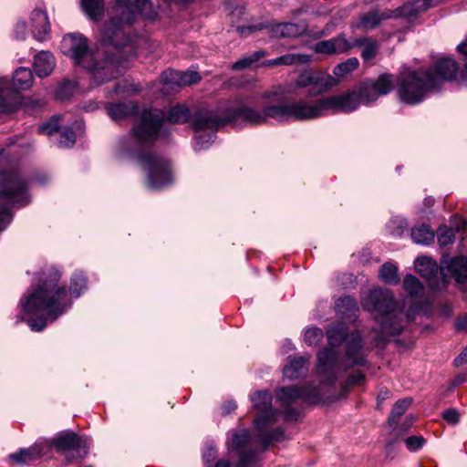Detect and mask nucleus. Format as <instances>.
Segmentation results:
<instances>
[{
    "label": "nucleus",
    "instance_id": "f257e3e1",
    "mask_svg": "<svg viewBox=\"0 0 467 467\" xmlns=\"http://www.w3.org/2000/svg\"><path fill=\"white\" fill-rule=\"evenodd\" d=\"M149 5V0H116L112 17L102 31L101 47L93 50L86 36L80 33H70L62 38V53L71 58L74 65L91 73L94 85L117 78L122 72V61L109 48L119 53L120 47L129 44L124 26L131 25Z\"/></svg>",
    "mask_w": 467,
    "mask_h": 467
},
{
    "label": "nucleus",
    "instance_id": "f03ea898",
    "mask_svg": "<svg viewBox=\"0 0 467 467\" xmlns=\"http://www.w3.org/2000/svg\"><path fill=\"white\" fill-rule=\"evenodd\" d=\"M190 117L189 109L181 104L171 108L167 114L158 109H144L140 122L128 136L119 140V156L138 161L141 169L147 172L150 190H161L168 186L172 177L170 163L156 155L145 153L146 145L154 140L166 138L165 120L171 124H182L187 122Z\"/></svg>",
    "mask_w": 467,
    "mask_h": 467
},
{
    "label": "nucleus",
    "instance_id": "7ed1b4c3",
    "mask_svg": "<svg viewBox=\"0 0 467 467\" xmlns=\"http://www.w3.org/2000/svg\"><path fill=\"white\" fill-rule=\"evenodd\" d=\"M59 280V272L50 268L41 274L37 288L21 299L31 330L42 331L47 323L54 322L70 307L72 302Z\"/></svg>",
    "mask_w": 467,
    "mask_h": 467
},
{
    "label": "nucleus",
    "instance_id": "20e7f679",
    "mask_svg": "<svg viewBox=\"0 0 467 467\" xmlns=\"http://www.w3.org/2000/svg\"><path fill=\"white\" fill-rule=\"evenodd\" d=\"M361 305L365 310L376 315L382 340L400 334L417 312V307L410 306L405 313L401 304L394 298L391 291L386 288L370 290L362 297Z\"/></svg>",
    "mask_w": 467,
    "mask_h": 467
},
{
    "label": "nucleus",
    "instance_id": "39448f33",
    "mask_svg": "<svg viewBox=\"0 0 467 467\" xmlns=\"http://www.w3.org/2000/svg\"><path fill=\"white\" fill-rule=\"evenodd\" d=\"M230 122H244L251 126L264 124V109L242 103L236 107H227L223 112L202 114L196 119L195 125L197 128L214 129Z\"/></svg>",
    "mask_w": 467,
    "mask_h": 467
},
{
    "label": "nucleus",
    "instance_id": "423d86ee",
    "mask_svg": "<svg viewBox=\"0 0 467 467\" xmlns=\"http://www.w3.org/2000/svg\"><path fill=\"white\" fill-rule=\"evenodd\" d=\"M28 202L26 186L21 176L15 172L5 174L0 189V231L11 222V208Z\"/></svg>",
    "mask_w": 467,
    "mask_h": 467
},
{
    "label": "nucleus",
    "instance_id": "0eeeda50",
    "mask_svg": "<svg viewBox=\"0 0 467 467\" xmlns=\"http://www.w3.org/2000/svg\"><path fill=\"white\" fill-rule=\"evenodd\" d=\"M427 76L423 68L402 74L398 87L399 99L408 105H416L430 92L437 90Z\"/></svg>",
    "mask_w": 467,
    "mask_h": 467
},
{
    "label": "nucleus",
    "instance_id": "6e6552de",
    "mask_svg": "<svg viewBox=\"0 0 467 467\" xmlns=\"http://www.w3.org/2000/svg\"><path fill=\"white\" fill-rule=\"evenodd\" d=\"M277 400L284 408V416L286 420H296L298 412L296 410L290 408V405L297 400L304 402L317 404L321 401L319 390L315 387L293 385L289 387L280 388L276 391Z\"/></svg>",
    "mask_w": 467,
    "mask_h": 467
},
{
    "label": "nucleus",
    "instance_id": "1a4fd4ad",
    "mask_svg": "<svg viewBox=\"0 0 467 467\" xmlns=\"http://www.w3.org/2000/svg\"><path fill=\"white\" fill-rule=\"evenodd\" d=\"M231 451L239 453L237 464H232L226 460L218 461L214 467H255L258 462V454L251 450V437L247 430L234 431L227 441Z\"/></svg>",
    "mask_w": 467,
    "mask_h": 467
},
{
    "label": "nucleus",
    "instance_id": "9d476101",
    "mask_svg": "<svg viewBox=\"0 0 467 467\" xmlns=\"http://www.w3.org/2000/svg\"><path fill=\"white\" fill-rule=\"evenodd\" d=\"M393 88V76L382 74L376 80L364 81L357 88L361 103L368 105L376 101L379 97L389 94Z\"/></svg>",
    "mask_w": 467,
    "mask_h": 467
},
{
    "label": "nucleus",
    "instance_id": "9b49d317",
    "mask_svg": "<svg viewBox=\"0 0 467 467\" xmlns=\"http://www.w3.org/2000/svg\"><path fill=\"white\" fill-rule=\"evenodd\" d=\"M341 370L337 351L324 348L317 357V372L321 378V384H332Z\"/></svg>",
    "mask_w": 467,
    "mask_h": 467
},
{
    "label": "nucleus",
    "instance_id": "f8f14e48",
    "mask_svg": "<svg viewBox=\"0 0 467 467\" xmlns=\"http://www.w3.org/2000/svg\"><path fill=\"white\" fill-rule=\"evenodd\" d=\"M335 84L336 80L331 76L310 71L300 74L295 83L298 88H308L307 94L310 97L325 92Z\"/></svg>",
    "mask_w": 467,
    "mask_h": 467
},
{
    "label": "nucleus",
    "instance_id": "ddd939ff",
    "mask_svg": "<svg viewBox=\"0 0 467 467\" xmlns=\"http://www.w3.org/2000/svg\"><path fill=\"white\" fill-rule=\"evenodd\" d=\"M53 444L58 451L70 454V458H83L88 454V440L73 432L56 437Z\"/></svg>",
    "mask_w": 467,
    "mask_h": 467
},
{
    "label": "nucleus",
    "instance_id": "4468645a",
    "mask_svg": "<svg viewBox=\"0 0 467 467\" xmlns=\"http://www.w3.org/2000/svg\"><path fill=\"white\" fill-rule=\"evenodd\" d=\"M251 401L257 410V417L254 420L256 430H262L265 425L272 422L277 416V411L272 409V395L267 390H258L251 396Z\"/></svg>",
    "mask_w": 467,
    "mask_h": 467
},
{
    "label": "nucleus",
    "instance_id": "2eb2a0df",
    "mask_svg": "<svg viewBox=\"0 0 467 467\" xmlns=\"http://www.w3.org/2000/svg\"><path fill=\"white\" fill-rule=\"evenodd\" d=\"M436 89H439L446 81H452L456 78L459 67L455 60L450 57H441L436 61L433 67L423 69Z\"/></svg>",
    "mask_w": 467,
    "mask_h": 467
},
{
    "label": "nucleus",
    "instance_id": "dca6fc26",
    "mask_svg": "<svg viewBox=\"0 0 467 467\" xmlns=\"http://www.w3.org/2000/svg\"><path fill=\"white\" fill-rule=\"evenodd\" d=\"M290 119L309 120L327 115L324 99L315 102L294 101L289 103Z\"/></svg>",
    "mask_w": 467,
    "mask_h": 467
},
{
    "label": "nucleus",
    "instance_id": "f3484780",
    "mask_svg": "<svg viewBox=\"0 0 467 467\" xmlns=\"http://www.w3.org/2000/svg\"><path fill=\"white\" fill-rule=\"evenodd\" d=\"M324 102L327 114L352 112L362 104L357 88L341 95L325 98Z\"/></svg>",
    "mask_w": 467,
    "mask_h": 467
},
{
    "label": "nucleus",
    "instance_id": "a211bd4d",
    "mask_svg": "<svg viewBox=\"0 0 467 467\" xmlns=\"http://www.w3.org/2000/svg\"><path fill=\"white\" fill-rule=\"evenodd\" d=\"M440 271L443 283L447 282L448 277L455 278L458 283H464L467 281V258L462 255L456 257L442 256Z\"/></svg>",
    "mask_w": 467,
    "mask_h": 467
},
{
    "label": "nucleus",
    "instance_id": "6ab92c4d",
    "mask_svg": "<svg viewBox=\"0 0 467 467\" xmlns=\"http://www.w3.org/2000/svg\"><path fill=\"white\" fill-rule=\"evenodd\" d=\"M0 78H6L7 79V88L2 93V95L5 97L7 92H14L16 93L19 98V103L16 107V109L12 111L15 112L19 106L22 103V99L20 94L17 92L18 90H26L32 87L34 77L33 73L28 67H18L14 73L12 77L13 80V88L10 87V81L7 77H0Z\"/></svg>",
    "mask_w": 467,
    "mask_h": 467
},
{
    "label": "nucleus",
    "instance_id": "aec40b11",
    "mask_svg": "<svg viewBox=\"0 0 467 467\" xmlns=\"http://www.w3.org/2000/svg\"><path fill=\"white\" fill-rule=\"evenodd\" d=\"M29 24L32 35L36 40L43 41L49 35L51 26L45 8L33 9L29 15Z\"/></svg>",
    "mask_w": 467,
    "mask_h": 467
},
{
    "label": "nucleus",
    "instance_id": "412c9836",
    "mask_svg": "<svg viewBox=\"0 0 467 467\" xmlns=\"http://www.w3.org/2000/svg\"><path fill=\"white\" fill-rule=\"evenodd\" d=\"M351 49L350 41L345 35H339L337 37L317 42L314 46V50L318 54L334 55L346 53Z\"/></svg>",
    "mask_w": 467,
    "mask_h": 467
},
{
    "label": "nucleus",
    "instance_id": "4be33fe9",
    "mask_svg": "<svg viewBox=\"0 0 467 467\" xmlns=\"http://www.w3.org/2000/svg\"><path fill=\"white\" fill-rule=\"evenodd\" d=\"M415 268L421 276L429 281V285L433 288H438L439 284L435 281L438 275L437 263L431 257L421 256L415 260Z\"/></svg>",
    "mask_w": 467,
    "mask_h": 467
},
{
    "label": "nucleus",
    "instance_id": "5701e85b",
    "mask_svg": "<svg viewBox=\"0 0 467 467\" xmlns=\"http://www.w3.org/2000/svg\"><path fill=\"white\" fill-rule=\"evenodd\" d=\"M206 113H215L214 111H201L196 114L193 119V128L196 132H200L195 136V150H202L207 149L214 140L215 135L214 131L219 128L209 129V128H197L195 125L196 119L202 114Z\"/></svg>",
    "mask_w": 467,
    "mask_h": 467
},
{
    "label": "nucleus",
    "instance_id": "b1692460",
    "mask_svg": "<svg viewBox=\"0 0 467 467\" xmlns=\"http://www.w3.org/2000/svg\"><path fill=\"white\" fill-rule=\"evenodd\" d=\"M107 112L111 119L121 120L133 116L138 111V105L133 101L108 104Z\"/></svg>",
    "mask_w": 467,
    "mask_h": 467
},
{
    "label": "nucleus",
    "instance_id": "393cba45",
    "mask_svg": "<svg viewBox=\"0 0 467 467\" xmlns=\"http://www.w3.org/2000/svg\"><path fill=\"white\" fill-rule=\"evenodd\" d=\"M390 13H384L380 12L379 10H375L372 12H369L366 15H363L359 21L353 23L351 25L352 28H359L363 31H369L371 29L376 28L378 26L380 25V23L390 17Z\"/></svg>",
    "mask_w": 467,
    "mask_h": 467
},
{
    "label": "nucleus",
    "instance_id": "a878e982",
    "mask_svg": "<svg viewBox=\"0 0 467 467\" xmlns=\"http://www.w3.org/2000/svg\"><path fill=\"white\" fill-rule=\"evenodd\" d=\"M56 66L54 56L48 51L39 52L34 59V69L39 78H45L52 73Z\"/></svg>",
    "mask_w": 467,
    "mask_h": 467
},
{
    "label": "nucleus",
    "instance_id": "bb28decb",
    "mask_svg": "<svg viewBox=\"0 0 467 467\" xmlns=\"http://www.w3.org/2000/svg\"><path fill=\"white\" fill-rule=\"evenodd\" d=\"M361 337L358 333H352L350 338L347 342L346 358L348 366L360 365L364 362V358L360 353Z\"/></svg>",
    "mask_w": 467,
    "mask_h": 467
},
{
    "label": "nucleus",
    "instance_id": "cd10ccee",
    "mask_svg": "<svg viewBox=\"0 0 467 467\" xmlns=\"http://www.w3.org/2000/svg\"><path fill=\"white\" fill-rule=\"evenodd\" d=\"M308 358L305 357L291 359L283 369L284 376L289 379H296L305 375L308 369Z\"/></svg>",
    "mask_w": 467,
    "mask_h": 467
},
{
    "label": "nucleus",
    "instance_id": "c85d7f7f",
    "mask_svg": "<svg viewBox=\"0 0 467 467\" xmlns=\"http://www.w3.org/2000/svg\"><path fill=\"white\" fill-rule=\"evenodd\" d=\"M311 60V57L305 54H285L274 59L266 60L263 63L265 67L292 66L296 64H306Z\"/></svg>",
    "mask_w": 467,
    "mask_h": 467
},
{
    "label": "nucleus",
    "instance_id": "c756f323",
    "mask_svg": "<svg viewBox=\"0 0 467 467\" xmlns=\"http://www.w3.org/2000/svg\"><path fill=\"white\" fill-rule=\"evenodd\" d=\"M7 88V79L0 78V113L9 114L19 103L18 96L14 92H7L4 97L2 93Z\"/></svg>",
    "mask_w": 467,
    "mask_h": 467
},
{
    "label": "nucleus",
    "instance_id": "7c9ffc66",
    "mask_svg": "<svg viewBox=\"0 0 467 467\" xmlns=\"http://www.w3.org/2000/svg\"><path fill=\"white\" fill-rule=\"evenodd\" d=\"M435 0H412L401 6L400 15L414 17L434 5Z\"/></svg>",
    "mask_w": 467,
    "mask_h": 467
},
{
    "label": "nucleus",
    "instance_id": "2f4dec72",
    "mask_svg": "<svg viewBox=\"0 0 467 467\" xmlns=\"http://www.w3.org/2000/svg\"><path fill=\"white\" fill-rule=\"evenodd\" d=\"M461 225L456 228L448 227L446 225L441 226L437 230L438 243L441 247H447L451 245L455 241V234L465 226L466 222L462 218H459Z\"/></svg>",
    "mask_w": 467,
    "mask_h": 467
},
{
    "label": "nucleus",
    "instance_id": "473e14b6",
    "mask_svg": "<svg viewBox=\"0 0 467 467\" xmlns=\"http://www.w3.org/2000/svg\"><path fill=\"white\" fill-rule=\"evenodd\" d=\"M265 123L271 118L278 121L290 119L289 103L263 107Z\"/></svg>",
    "mask_w": 467,
    "mask_h": 467
},
{
    "label": "nucleus",
    "instance_id": "72a5a7b5",
    "mask_svg": "<svg viewBox=\"0 0 467 467\" xmlns=\"http://www.w3.org/2000/svg\"><path fill=\"white\" fill-rule=\"evenodd\" d=\"M350 45L351 48L355 47H363L361 57L364 61L372 59L379 50L378 43L368 37L354 39L353 41H350Z\"/></svg>",
    "mask_w": 467,
    "mask_h": 467
},
{
    "label": "nucleus",
    "instance_id": "f704fd0d",
    "mask_svg": "<svg viewBox=\"0 0 467 467\" xmlns=\"http://www.w3.org/2000/svg\"><path fill=\"white\" fill-rule=\"evenodd\" d=\"M273 33L276 36L281 37H296L302 35L306 31V27L303 25L294 23H283L275 26L272 29Z\"/></svg>",
    "mask_w": 467,
    "mask_h": 467
},
{
    "label": "nucleus",
    "instance_id": "c9c22d12",
    "mask_svg": "<svg viewBox=\"0 0 467 467\" xmlns=\"http://www.w3.org/2000/svg\"><path fill=\"white\" fill-rule=\"evenodd\" d=\"M379 278L387 285H398L400 280L398 266L390 262L383 264L379 271Z\"/></svg>",
    "mask_w": 467,
    "mask_h": 467
},
{
    "label": "nucleus",
    "instance_id": "e433bc0d",
    "mask_svg": "<svg viewBox=\"0 0 467 467\" xmlns=\"http://www.w3.org/2000/svg\"><path fill=\"white\" fill-rule=\"evenodd\" d=\"M160 83L161 85V90L164 95L176 92L181 88L176 70L164 71L160 78Z\"/></svg>",
    "mask_w": 467,
    "mask_h": 467
},
{
    "label": "nucleus",
    "instance_id": "4c0bfd02",
    "mask_svg": "<svg viewBox=\"0 0 467 467\" xmlns=\"http://www.w3.org/2000/svg\"><path fill=\"white\" fill-rule=\"evenodd\" d=\"M411 239L418 244H429L434 239V234L426 224H420L411 229Z\"/></svg>",
    "mask_w": 467,
    "mask_h": 467
},
{
    "label": "nucleus",
    "instance_id": "58836bf2",
    "mask_svg": "<svg viewBox=\"0 0 467 467\" xmlns=\"http://www.w3.org/2000/svg\"><path fill=\"white\" fill-rule=\"evenodd\" d=\"M275 419L276 418H275L272 422L265 425L262 430H257L259 432V439L263 444V450H265L271 441H280L285 438V433L281 429H276L271 433L266 431L267 427L274 424Z\"/></svg>",
    "mask_w": 467,
    "mask_h": 467
},
{
    "label": "nucleus",
    "instance_id": "ea45409f",
    "mask_svg": "<svg viewBox=\"0 0 467 467\" xmlns=\"http://www.w3.org/2000/svg\"><path fill=\"white\" fill-rule=\"evenodd\" d=\"M347 336V327L342 323L333 325L327 330L328 344L331 346L341 344L346 339Z\"/></svg>",
    "mask_w": 467,
    "mask_h": 467
},
{
    "label": "nucleus",
    "instance_id": "a19ab883",
    "mask_svg": "<svg viewBox=\"0 0 467 467\" xmlns=\"http://www.w3.org/2000/svg\"><path fill=\"white\" fill-rule=\"evenodd\" d=\"M336 309L341 315L355 316L358 311L357 302L354 297L347 296L340 297L336 302Z\"/></svg>",
    "mask_w": 467,
    "mask_h": 467
},
{
    "label": "nucleus",
    "instance_id": "79ce46f5",
    "mask_svg": "<svg viewBox=\"0 0 467 467\" xmlns=\"http://www.w3.org/2000/svg\"><path fill=\"white\" fill-rule=\"evenodd\" d=\"M82 7L88 17L98 19L103 12V0H81Z\"/></svg>",
    "mask_w": 467,
    "mask_h": 467
},
{
    "label": "nucleus",
    "instance_id": "37998d69",
    "mask_svg": "<svg viewBox=\"0 0 467 467\" xmlns=\"http://www.w3.org/2000/svg\"><path fill=\"white\" fill-rule=\"evenodd\" d=\"M87 280L82 273H75L70 281L69 292L71 297L78 298L86 289Z\"/></svg>",
    "mask_w": 467,
    "mask_h": 467
},
{
    "label": "nucleus",
    "instance_id": "c03bdc74",
    "mask_svg": "<svg viewBox=\"0 0 467 467\" xmlns=\"http://www.w3.org/2000/svg\"><path fill=\"white\" fill-rule=\"evenodd\" d=\"M403 287L411 296H420L423 292V285L412 275H407L403 279Z\"/></svg>",
    "mask_w": 467,
    "mask_h": 467
},
{
    "label": "nucleus",
    "instance_id": "a18cd8bd",
    "mask_svg": "<svg viewBox=\"0 0 467 467\" xmlns=\"http://www.w3.org/2000/svg\"><path fill=\"white\" fill-rule=\"evenodd\" d=\"M266 53L263 50L255 51L253 55L244 57L232 65V69L234 70H243L246 67H249L252 64L258 61L260 58L264 57Z\"/></svg>",
    "mask_w": 467,
    "mask_h": 467
},
{
    "label": "nucleus",
    "instance_id": "49530a36",
    "mask_svg": "<svg viewBox=\"0 0 467 467\" xmlns=\"http://www.w3.org/2000/svg\"><path fill=\"white\" fill-rule=\"evenodd\" d=\"M39 455L35 448L32 449H22L19 451L12 453L9 458L16 463H27L28 462L36 459Z\"/></svg>",
    "mask_w": 467,
    "mask_h": 467
},
{
    "label": "nucleus",
    "instance_id": "de8ad7c7",
    "mask_svg": "<svg viewBox=\"0 0 467 467\" xmlns=\"http://www.w3.org/2000/svg\"><path fill=\"white\" fill-rule=\"evenodd\" d=\"M358 60L356 57H350L335 67L333 73L336 77H344L355 70L358 67Z\"/></svg>",
    "mask_w": 467,
    "mask_h": 467
},
{
    "label": "nucleus",
    "instance_id": "09e8293b",
    "mask_svg": "<svg viewBox=\"0 0 467 467\" xmlns=\"http://www.w3.org/2000/svg\"><path fill=\"white\" fill-rule=\"evenodd\" d=\"M411 402L412 400L410 399H404L397 401L392 408L391 413L389 417V421L390 423H395L398 419L407 411Z\"/></svg>",
    "mask_w": 467,
    "mask_h": 467
},
{
    "label": "nucleus",
    "instance_id": "8fccbe9b",
    "mask_svg": "<svg viewBox=\"0 0 467 467\" xmlns=\"http://www.w3.org/2000/svg\"><path fill=\"white\" fill-rule=\"evenodd\" d=\"M407 221L402 217H394L387 223L388 231L395 236H401L407 229Z\"/></svg>",
    "mask_w": 467,
    "mask_h": 467
},
{
    "label": "nucleus",
    "instance_id": "3c124183",
    "mask_svg": "<svg viewBox=\"0 0 467 467\" xmlns=\"http://www.w3.org/2000/svg\"><path fill=\"white\" fill-rule=\"evenodd\" d=\"M177 73L181 88L196 84L201 80V76L196 71H177Z\"/></svg>",
    "mask_w": 467,
    "mask_h": 467
},
{
    "label": "nucleus",
    "instance_id": "603ef678",
    "mask_svg": "<svg viewBox=\"0 0 467 467\" xmlns=\"http://www.w3.org/2000/svg\"><path fill=\"white\" fill-rule=\"evenodd\" d=\"M324 337L323 331L318 327L307 328L305 332V342L308 346H317Z\"/></svg>",
    "mask_w": 467,
    "mask_h": 467
},
{
    "label": "nucleus",
    "instance_id": "864d4df0",
    "mask_svg": "<svg viewBox=\"0 0 467 467\" xmlns=\"http://www.w3.org/2000/svg\"><path fill=\"white\" fill-rule=\"evenodd\" d=\"M76 142V134L72 130L71 128L65 129L61 135L60 140L58 141V146L61 148H70Z\"/></svg>",
    "mask_w": 467,
    "mask_h": 467
},
{
    "label": "nucleus",
    "instance_id": "5fc2aeb1",
    "mask_svg": "<svg viewBox=\"0 0 467 467\" xmlns=\"http://www.w3.org/2000/svg\"><path fill=\"white\" fill-rule=\"evenodd\" d=\"M59 116H54L47 122L38 127V132L42 134L51 135L58 130Z\"/></svg>",
    "mask_w": 467,
    "mask_h": 467
},
{
    "label": "nucleus",
    "instance_id": "6e6d98bb",
    "mask_svg": "<svg viewBox=\"0 0 467 467\" xmlns=\"http://www.w3.org/2000/svg\"><path fill=\"white\" fill-rule=\"evenodd\" d=\"M424 443L425 440L422 436H411L405 440L407 448L411 451L420 449Z\"/></svg>",
    "mask_w": 467,
    "mask_h": 467
},
{
    "label": "nucleus",
    "instance_id": "4d7b16f0",
    "mask_svg": "<svg viewBox=\"0 0 467 467\" xmlns=\"http://www.w3.org/2000/svg\"><path fill=\"white\" fill-rule=\"evenodd\" d=\"M115 93L120 94V93H128V94H135L140 90V88L134 84H128L127 81H124L123 83H118L115 86Z\"/></svg>",
    "mask_w": 467,
    "mask_h": 467
},
{
    "label": "nucleus",
    "instance_id": "13d9d810",
    "mask_svg": "<svg viewBox=\"0 0 467 467\" xmlns=\"http://www.w3.org/2000/svg\"><path fill=\"white\" fill-rule=\"evenodd\" d=\"M442 418L450 424H457L460 420V413L455 409L446 410L442 413Z\"/></svg>",
    "mask_w": 467,
    "mask_h": 467
},
{
    "label": "nucleus",
    "instance_id": "bf43d9fd",
    "mask_svg": "<svg viewBox=\"0 0 467 467\" xmlns=\"http://www.w3.org/2000/svg\"><path fill=\"white\" fill-rule=\"evenodd\" d=\"M216 457V450L213 445H208L202 453V459L205 464L210 465Z\"/></svg>",
    "mask_w": 467,
    "mask_h": 467
},
{
    "label": "nucleus",
    "instance_id": "052dcab7",
    "mask_svg": "<svg viewBox=\"0 0 467 467\" xmlns=\"http://www.w3.org/2000/svg\"><path fill=\"white\" fill-rule=\"evenodd\" d=\"M26 25L24 21H18L15 26V35L18 39H24L26 36Z\"/></svg>",
    "mask_w": 467,
    "mask_h": 467
},
{
    "label": "nucleus",
    "instance_id": "680f3d73",
    "mask_svg": "<svg viewBox=\"0 0 467 467\" xmlns=\"http://www.w3.org/2000/svg\"><path fill=\"white\" fill-rule=\"evenodd\" d=\"M364 380V375L361 372H356L348 378L347 383L349 386L358 385Z\"/></svg>",
    "mask_w": 467,
    "mask_h": 467
},
{
    "label": "nucleus",
    "instance_id": "e2e57ef3",
    "mask_svg": "<svg viewBox=\"0 0 467 467\" xmlns=\"http://www.w3.org/2000/svg\"><path fill=\"white\" fill-rule=\"evenodd\" d=\"M455 327L460 331H467V315H463L457 319Z\"/></svg>",
    "mask_w": 467,
    "mask_h": 467
},
{
    "label": "nucleus",
    "instance_id": "0e129e2a",
    "mask_svg": "<svg viewBox=\"0 0 467 467\" xmlns=\"http://www.w3.org/2000/svg\"><path fill=\"white\" fill-rule=\"evenodd\" d=\"M467 363V347L461 352V354L454 359V365L456 367L462 366Z\"/></svg>",
    "mask_w": 467,
    "mask_h": 467
},
{
    "label": "nucleus",
    "instance_id": "69168bd1",
    "mask_svg": "<svg viewBox=\"0 0 467 467\" xmlns=\"http://www.w3.org/2000/svg\"><path fill=\"white\" fill-rule=\"evenodd\" d=\"M236 408V404L234 401H228L226 402L223 407V412L224 414L230 413Z\"/></svg>",
    "mask_w": 467,
    "mask_h": 467
},
{
    "label": "nucleus",
    "instance_id": "338daca9",
    "mask_svg": "<svg viewBox=\"0 0 467 467\" xmlns=\"http://www.w3.org/2000/svg\"><path fill=\"white\" fill-rule=\"evenodd\" d=\"M457 50L467 57V39L457 46Z\"/></svg>",
    "mask_w": 467,
    "mask_h": 467
},
{
    "label": "nucleus",
    "instance_id": "774afa93",
    "mask_svg": "<svg viewBox=\"0 0 467 467\" xmlns=\"http://www.w3.org/2000/svg\"><path fill=\"white\" fill-rule=\"evenodd\" d=\"M70 84H64L63 86H61L59 88V89L57 90V96L59 97V98H63L64 95H63V92L67 89L69 88Z\"/></svg>",
    "mask_w": 467,
    "mask_h": 467
}]
</instances>
